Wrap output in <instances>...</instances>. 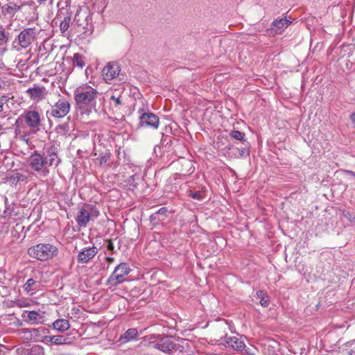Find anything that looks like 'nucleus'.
I'll list each match as a JSON object with an SVG mask.
<instances>
[{
  "instance_id": "cd10ccee",
  "label": "nucleus",
  "mask_w": 355,
  "mask_h": 355,
  "mask_svg": "<svg viewBox=\"0 0 355 355\" xmlns=\"http://www.w3.org/2000/svg\"><path fill=\"white\" fill-rule=\"evenodd\" d=\"M243 146L241 148H237V150L239 151L240 157H246L250 155V144L248 142L243 143Z\"/></svg>"
},
{
  "instance_id": "423d86ee",
  "label": "nucleus",
  "mask_w": 355,
  "mask_h": 355,
  "mask_svg": "<svg viewBox=\"0 0 355 355\" xmlns=\"http://www.w3.org/2000/svg\"><path fill=\"white\" fill-rule=\"evenodd\" d=\"M38 31L36 28L24 29L13 42L14 48L19 51L28 47L36 38Z\"/></svg>"
},
{
  "instance_id": "a878e982",
  "label": "nucleus",
  "mask_w": 355,
  "mask_h": 355,
  "mask_svg": "<svg viewBox=\"0 0 355 355\" xmlns=\"http://www.w3.org/2000/svg\"><path fill=\"white\" fill-rule=\"evenodd\" d=\"M18 331H19V334H24V335H26V339L31 340L32 337L33 336L37 335V334L40 332V329H19Z\"/></svg>"
},
{
  "instance_id": "79ce46f5",
  "label": "nucleus",
  "mask_w": 355,
  "mask_h": 355,
  "mask_svg": "<svg viewBox=\"0 0 355 355\" xmlns=\"http://www.w3.org/2000/svg\"><path fill=\"white\" fill-rule=\"evenodd\" d=\"M120 150H121V148L119 147L117 150H116V153L118 156V157H119L120 155Z\"/></svg>"
},
{
  "instance_id": "ea45409f",
  "label": "nucleus",
  "mask_w": 355,
  "mask_h": 355,
  "mask_svg": "<svg viewBox=\"0 0 355 355\" xmlns=\"http://www.w3.org/2000/svg\"><path fill=\"white\" fill-rule=\"evenodd\" d=\"M348 174L351 175L352 176H354L355 177V172L352 171H346Z\"/></svg>"
},
{
  "instance_id": "6e6552de",
  "label": "nucleus",
  "mask_w": 355,
  "mask_h": 355,
  "mask_svg": "<svg viewBox=\"0 0 355 355\" xmlns=\"http://www.w3.org/2000/svg\"><path fill=\"white\" fill-rule=\"evenodd\" d=\"M130 272V268L128 263H121L114 270L107 280V285L110 286H116L124 282L127 276Z\"/></svg>"
},
{
  "instance_id": "393cba45",
  "label": "nucleus",
  "mask_w": 355,
  "mask_h": 355,
  "mask_svg": "<svg viewBox=\"0 0 355 355\" xmlns=\"http://www.w3.org/2000/svg\"><path fill=\"white\" fill-rule=\"evenodd\" d=\"M257 297L260 300V304L263 307H267L269 305V297L263 291H258L257 292Z\"/></svg>"
},
{
  "instance_id": "f03ea898",
  "label": "nucleus",
  "mask_w": 355,
  "mask_h": 355,
  "mask_svg": "<svg viewBox=\"0 0 355 355\" xmlns=\"http://www.w3.org/2000/svg\"><path fill=\"white\" fill-rule=\"evenodd\" d=\"M101 97L98 90L87 84L77 87L74 91V100L77 107L87 114L92 110L97 112L96 100L103 98Z\"/></svg>"
},
{
  "instance_id": "de8ad7c7",
  "label": "nucleus",
  "mask_w": 355,
  "mask_h": 355,
  "mask_svg": "<svg viewBox=\"0 0 355 355\" xmlns=\"http://www.w3.org/2000/svg\"><path fill=\"white\" fill-rule=\"evenodd\" d=\"M5 200H6V202H6V203H7V198H5Z\"/></svg>"
},
{
  "instance_id": "a211bd4d",
  "label": "nucleus",
  "mask_w": 355,
  "mask_h": 355,
  "mask_svg": "<svg viewBox=\"0 0 355 355\" xmlns=\"http://www.w3.org/2000/svg\"><path fill=\"white\" fill-rule=\"evenodd\" d=\"M68 121L70 120V117L67 118ZM71 126L69 121L64 122L62 124L57 125L55 128V132L62 136H65L71 130Z\"/></svg>"
},
{
  "instance_id": "c9c22d12",
  "label": "nucleus",
  "mask_w": 355,
  "mask_h": 355,
  "mask_svg": "<svg viewBox=\"0 0 355 355\" xmlns=\"http://www.w3.org/2000/svg\"><path fill=\"white\" fill-rule=\"evenodd\" d=\"M190 196L196 200H201L202 198L201 193L199 191L191 192Z\"/></svg>"
},
{
  "instance_id": "f8f14e48",
  "label": "nucleus",
  "mask_w": 355,
  "mask_h": 355,
  "mask_svg": "<svg viewBox=\"0 0 355 355\" xmlns=\"http://www.w3.org/2000/svg\"><path fill=\"white\" fill-rule=\"evenodd\" d=\"M139 125L141 127H150L157 129L159 125V119L157 115L152 112L144 113L139 116Z\"/></svg>"
},
{
  "instance_id": "0eeeda50",
  "label": "nucleus",
  "mask_w": 355,
  "mask_h": 355,
  "mask_svg": "<svg viewBox=\"0 0 355 355\" xmlns=\"http://www.w3.org/2000/svg\"><path fill=\"white\" fill-rule=\"evenodd\" d=\"M70 109L69 101L59 94L58 100L51 105L50 109L46 111V115L57 119L63 118L69 114Z\"/></svg>"
},
{
  "instance_id": "4be33fe9",
  "label": "nucleus",
  "mask_w": 355,
  "mask_h": 355,
  "mask_svg": "<svg viewBox=\"0 0 355 355\" xmlns=\"http://www.w3.org/2000/svg\"><path fill=\"white\" fill-rule=\"evenodd\" d=\"M40 283L36 282L35 279L31 278L28 279L26 284H24V289L27 292L37 291L38 289V286Z\"/></svg>"
},
{
  "instance_id": "7ed1b4c3",
  "label": "nucleus",
  "mask_w": 355,
  "mask_h": 355,
  "mask_svg": "<svg viewBox=\"0 0 355 355\" xmlns=\"http://www.w3.org/2000/svg\"><path fill=\"white\" fill-rule=\"evenodd\" d=\"M184 343L183 340H175L170 336H158L155 340L148 342L146 347L150 352L157 350L171 355H183L185 352Z\"/></svg>"
},
{
  "instance_id": "72a5a7b5",
  "label": "nucleus",
  "mask_w": 355,
  "mask_h": 355,
  "mask_svg": "<svg viewBox=\"0 0 355 355\" xmlns=\"http://www.w3.org/2000/svg\"><path fill=\"white\" fill-rule=\"evenodd\" d=\"M158 216L163 217V221L166 218L168 214V209L166 207H162L155 212Z\"/></svg>"
},
{
  "instance_id": "a18cd8bd",
  "label": "nucleus",
  "mask_w": 355,
  "mask_h": 355,
  "mask_svg": "<svg viewBox=\"0 0 355 355\" xmlns=\"http://www.w3.org/2000/svg\"><path fill=\"white\" fill-rule=\"evenodd\" d=\"M39 3H44L45 2L46 0H37Z\"/></svg>"
},
{
  "instance_id": "7c9ffc66",
  "label": "nucleus",
  "mask_w": 355,
  "mask_h": 355,
  "mask_svg": "<svg viewBox=\"0 0 355 355\" xmlns=\"http://www.w3.org/2000/svg\"><path fill=\"white\" fill-rule=\"evenodd\" d=\"M150 221L153 225H157L163 221V217H159L156 213H154L150 216Z\"/></svg>"
},
{
  "instance_id": "2eb2a0df",
  "label": "nucleus",
  "mask_w": 355,
  "mask_h": 355,
  "mask_svg": "<svg viewBox=\"0 0 355 355\" xmlns=\"http://www.w3.org/2000/svg\"><path fill=\"white\" fill-rule=\"evenodd\" d=\"M139 336V333L137 329L130 328L128 329L123 335L119 338V342L121 344H125L130 341L136 340Z\"/></svg>"
},
{
  "instance_id": "49530a36",
  "label": "nucleus",
  "mask_w": 355,
  "mask_h": 355,
  "mask_svg": "<svg viewBox=\"0 0 355 355\" xmlns=\"http://www.w3.org/2000/svg\"><path fill=\"white\" fill-rule=\"evenodd\" d=\"M20 118H19L17 121H16V124L18 123L19 120Z\"/></svg>"
},
{
  "instance_id": "dca6fc26",
  "label": "nucleus",
  "mask_w": 355,
  "mask_h": 355,
  "mask_svg": "<svg viewBox=\"0 0 355 355\" xmlns=\"http://www.w3.org/2000/svg\"><path fill=\"white\" fill-rule=\"evenodd\" d=\"M109 103L113 110L119 111L125 105V97L122 94L111 96Z\"/></svg>"
},
{
  "instance_id": "37998d69",
  "label": "nucleus",
  "mask_w": 355,
  "mask_h": 355,
  "mask_svg": "<svg viewBox=\"0 0 355 355\" xmlns=\"http://www.w3.org/2000/svg\"><path fill=\"white\" fill-rule=\"evenodd\" d=\"M5 213L8 214H11V211H9V209L6 208V209L5 210Z\"/></svg>"
},
{
  "instance_id": "9b49d317",
  "label": "nucleus",
  "mask_w": 355,
  "mask_h": 355,
  "mask_svg": "<svg viewBox=\"0 0 355 355\" xmlns=\"http://www.w3.org/2000/svg\"><path fill=\"white\" fill-rule=\"evenodd\" d=\"M121 71L120 65L116 62H108L103 69L102 75L105 82L116 78Z\"/></svg>"
},
{
  "instance_id": "473e14b6",
  "label": "nucleus",
  "mask_w": 355,
  "mask_h": 355,
  "mask_svg": "<svg viewBox=\"0 0 355 355\" xmlns=\"http://www.w3.org/2000/svg\"><path fill=\"white\" fill-rule=\"evenodd\" d=\"M10 100V98L6 95L0 96V114L4 110V105L7 103Z\"/></svg>"
},
{
  "instance_id": "412c9836",
  "label": "nucleus",
  "mask_w": 355,
  "mask_h": 355,
  "mask_svg": "<svg viewBox=\"0 0 355 355\" xmlns=\"http://www.w3.org/2000/svg\"><path fill=\"white\" fill-rule=\"evenodd\" d=\"M291 24V21L286 18H282L279 20L276 19L272 22V26L276 28L277 31H282L286 28Z\"/></svg>"
},
{
  "instance_id": "bb28decb",
  "label": "nucleus",
  "mask_w": 355,
  "mask_h": 355,
  "mask_svg": "<svg viewBox=\"0 0 355 355\" xmlns=\"http://www.w3.org/2000/svg\"><path fill=\"white\" fill-rule=\"evenodd\" d=\"M230 136L238 141H241L243 143H245V135L244 132H242L239 130H233L230 132Z\"/></svg>"
},
{
  "instance_id": "39448f33",
  "label": "nucleus",
  "mask_w": 355,
  "mask_h": 355,
  "mask_svg": "<svg viewBox=\"0 0 355 355\" xmlns=\"http://www.w3.org/2000/svg\"><path fill=\"white\" fill-rule=\"evenodd\" d=\"M100 212L96 205L84 204L79 208L76 216V221L80 227H86L89 221H94L98 218Z\"/></svg>"
},
{
  "instance_id": "5701e85b",
  "label": "nucleus",
  "mask_w": 355,
  "mask_h": 355,
  "mask_svg": "<svg viewBox=\"0 0 355 355\" xmlns=\"http://www.w3.org/2000/svg\"><path fill=\"white\" fill-rule=\"evenodd\" d=\"M20 7L15 3H10L3 7V12L6 14L14 15L17 11H19Z\"/></svg>"
},
{
  "instance_id": "c03bdc74",
  "label": "nucleus",
  "mask_w": 355,
  "mask_h": 355,
  "mask_svg": "<svg viewBox=\"0 0 355 355\" xmlns=\"http://www.w3.org/2000/svg\"><path fill=\"white\" fill-rule=\"evenodd\" d=\"M107 261H110V262H112L113 261L114 259L113 258H110V257H107Z\"/></svg>"
},
{
  "instance_id": "f3484780",
  "label": "nucleus",
  "mask_w": 355,
  "mask_h": 355,
  "mask_svg": "<svg viewBox=\"0 0 355 355\" xmlns=\"http://www.w3.org/2000/svg\"><path fill=\"white\" fill-rule=\"evenodd\" d=\"M52 327L53 329L62 333L69 329L70 323L67 320L58 319L53 322Z\"/></svg>"
},
{
  "instance_id": "e433bc0d",
  "label": "nucleus",
  "mask_w": 355,
  "mask_h": 355,
  "mask_svg": "<svg viewBox=\"0 0 355 355\" xmlns=\"http://www.w3.org/2000/svg\"><path fill=\"white\" fill-rule=\"evenodd\" d=\"M345 217L347 218L351 223L355 224V216L352 215L349 212H347L344 214Z\"/></svg>"
},
{
  "instance_id": "ddd939ff",
  "label": "nucleus",
  "mask_w": 355,
  "mask_h": 355,
  "mask_svg": "<svg viewBox=\"0 0 355 355\" xmlns=\"http://www.w3.org/2000/svg\"><path fill=\"white\" fill-rule=\"evenodd\" d=\"M98 253V249L95 246L83 248L78 254L77 261L79 263H87L92 259Z\"/></svg>"
},
{
  "instance_id": "6ab92c4d",
  "label": "nucleus",
  "mask_w": 355,
  "mask_h": 355,
  "mask_svg": "<svg viewBox=\"0 0 355 355\" xmlns=\"http://www.w3.org/2000/svg\"><path fill=\"white\" fill-rule=\"evenodd\" d=\"M85 58L84 55L79 53L73 54L72 58V64L74 67H77L80 69H83L85 66Z\"/></svg>"
},
{
  "instance_id": "4468645a",
  "label": "nucleus",
  "mask_w": 355,
  "mask_h": 355,
  "mask_svg": "<svg viewBox=\"0 0 355 355\" xmlns=\"http://www.w3.org/2000/svg\"><path fill=\"white\" fill-rule=\"evenodd\" d=\"M26 93L31 99L36 101L45 98L47 92L44 87H40L34 85L33 87H30L26 90Z\"/></svg>"
},
{
  "instance_id": "b1692460",
  "label": "nucleus",
  "mask_w": 355,
  "mask_h": 355,
  "mask_svg": "<svg viewBox=\"0 0 355 355\" xmlns=\"http://www.w3.org/2000/svg\"><path fill=\"white\" fill-rule=\"evenodd\" d=\"M110 157L111 153L109 150H107L104 154L101 155L98 157H97V160H98L100 166H109L108 161L110 160Z\"/></svg>"
},
{
  "instance_id": "58836bf2",
  "label": "nucleus",
  "mask_w": 355,
  "mask_h": 355,
  "mask_svg": "<svg viewBox=\"0 0 355 355\" xmlns=\"http://www.w3.org/2000/svg\"><path fill=\"white\" fill-rule=\"evenodd\" d=\"M124 92V89H123L122 91H119L118 89H115V93L112 94L111 96H119V94H123Z\"/></svg>"
},
{
  "instance_id": "9d476101",
  "label": "nucleus",
  "mask_w": 355,
  "mask_h": 355,
  "mask_svg": "<svg viewBox=\"0 0 355 355\" xmlns=\"http://www.w3.org/2000/svg\"><path fill=\"white\" fill-rule=\"evenodd\" d=\"M28 126L34 130H39L41 126V118L40 113L36 110L25 112L23 116Z\"/></svg>"
},
{
  "instance_id": "20e7f679",
  "label": "nucleus",
  "mask_w": 355,
  "mask_h": 355,
  "mask_svg": "<svg viewBox=\"0 0 355 355\" xmlns=\"http://www.w3.org/2000/svg\"><path fill=\"white\" fill-rule=\"evenodd\" d=\"M28 254L40 261H46L55 257L58 253L56 246L51 243H39L28 248Z\"/></svg>"
},
{
  "instance_id": "f257e3e1",
  "label": "nucleus",
  "mask_w": 355,
  "mask_h": 355,
  "mask_svg": "<svg viewBox=\"0 0 355 355\" xmlns=\"http://www.w3.org/2000/svg\"><path fill=\"white\" fill-rule=\"evenodd\" d=\"M28 165L39 175L44 178L49 174V168L56 167L60 163L57 148L54 146L44 148L42 153L35 151L28 158Z\"/></svg>"
},
{
  "instance_id": "c85d7f7f",
  "label": "nucleus",
  "mask_w": 355,
  "mask_h": 355,
  "mask_svg": "<svg viewBox=\"0 0 355 355\" xmlns=\"http://www.w3.org/2000/svg\"><path fill=\"white\" fill-rule=\"evenodd\" d=\"M54 345H63L69 343V338L64 336L63 335H55L54 336Z\"/></svg>"
},
{
  "instance_id": "4c0bfd02",
  "label": "nucleus",
  "mask_w": 355,
  "mask_h": 355,
  "mask_svg": "<svg viewBox=\"0 0 355 355\" xmlns=\"http://www.w3.org/2000/svg\"><path fill=\"white\" fill-rule=\"evenodd\" d=\"M107 250L113 251L114 250V244L111 241H109L107 244Z\"/></svg>"
},
{
  "instance_id": "aec40b11",
  "label": "nucleus",
  "mask_w": 355,
  "mask_h": 355,
  "mask_svg": "<svg viewBox=\"0 0 355 355\" xmlns=\"http://www.w3.org/2000/svg\"><path fill=\"white\" fill-rule=\"evenodd\" d=\"M28 320L31 324H39L43 322V316L37 311H31L28 313Z\"/></svg>"
},
{
  "instance_id": "2f4dec72",
  "label": "nucleus",
  "mask_w": 355,
  "mask_h": 355,
  "mask_svg": "<svg viewBox=\"0 0 355 355\" xmlns=\"http://www.w3.org/2000/svg\"><path fill=\"white\" fill-rule=\"evenodd\" d=\"M54 336H44L42 337L41 342L44 344L49 345L50 344L54 345Z\"/></svg>"
},
{
  "instance_id": "f704fd0d",
  "label": "nucleus",
  "mask_w": 355,
  "mask_h": 355,
  "mask_svg": "<svg viewBox=\"0 0 355 355\" xmlns=\"http://www.w3.org/2000/svg\"><path fill=\"white\" fill-rule=\"evenodd\" d=\"M0 41L7 43L8 42V37L3 30L0 31Z\"/></svg>"
},
{
  "instance_id": "1a4fd4ad",
  "label": "nucleus",
  "mask_w": 355,
  "mask_h": 355,
  "mask_svg": "<svg viewBox=\"0 0 355 355\" xmlns=\"http://www.w3.org/2000/svg\"><path fill=\"white\" fill-rule=\"evenodd\" d=\"M220 343L225 345L226 347H230L237 352H243L245 347L243 340L239 335L228 336L226 334L220 338Z\"/></svg>"
},
{
  "instance_id": "c756f323",
  "label": "nucleus",
  "mask_w": 355,
  "mask_h": 355,
  "mask_svg": "<svg viewBox=\"0 0 355 355\" xmlns=\"http://www.w3.org/2000/svg\"><path fill=\"white\" fill-rule=\"evenodd\" d=\"M71 22V16H67L61 21L60 29L62 33H64L69 28Z\"/></svg>"
},
{
  "instance_id": "a19ab883",
  "label": "nucleus",
  "mask_w": 355,
  "mask_h": 355,
  "mask_svg": "<svg viewBox=\"0 0 355 355\" xmlns=\"http://www.w3.org/2000/svg\"><path fill=\"white\" fill-rule=\"evenodd\" d=\"M6 348L3 345L0 344V354L3 352V350Z\"/></svg>"
}]
</instances>
